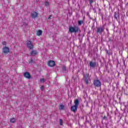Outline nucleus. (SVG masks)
<instances>
[{
  "instance_id": "4",
  "label": "nucleus",
  "mask_w": 128,
  "mask_h": 128,
  "mask_svg": "<svg viewBox=\"0 0 128 128\" xmlns=\"http://www.w3.org/2000/svg\"><path fill=\"white\" fill-rule=\"evenodd\" d=\"M94 86H96V88H100V86H102V82L98 80H94Z\"/></svg>"
},
{
  "instance_id": "31",
  "label": "nucleus",
  "mask_w": 128,
  "mask_h": 128,
  "mask_svg": "<svg viewBox=\"0 0 128 128\" xmlns=\"http://www.w3.org/2000/svg\"><path fill=\"white\" fill-rule=\"evenodd\" d=\"M72 78H73V80H74V77L73 76V77H72Z\"/></svg>"
},
{
  "instance_id": "23",
  "label": "nucleus",
  "mask_w": 128,
  "mask_h": 128,
  "mask_svg": "<svg viewBox=\"0 0 128 128\" xmlns=\"http://www.w3.org/2000/svg\"><path fill=\"white\" fill-rule=\"evenodd\" d=\"M92 2H94V1L92 0H90V4H92Z\"/></svg>"
},
{
  "instance_id": "30",
  "label": "nucleus",
  "mask_w": 128,
  "mask_h": 128,
  "mask_svg": "<svg viewBox=\"0 0 128 128\" xmlns=\"http://www.w3.org/2000/svg\"><path fill=\"white\" fill-rule=\"evenodd\" d=\"M106 54H108V50H106Z\"/></svg>"
},
{
  "instance_id": "6",
  "label": "nucleus",
  "mask_w": 128,
  "mask_h": 128,
  "mask_svg": "<svg viewBox=\"0 0 128 128\" xmlns=\"http://www.w3.org/2000/svg\"><path fill=\"white\" fill-rule=\"evenodd\" d=\"M104 32V28L103 27H99L97 28L96 33L97 34H102Z\"/></svg>"
},
{
  "instance_id": "34",
  "label": "nucleus",
  "mask_w": 128,
  "mask_h": 128,
  "mask_svg": "<svg viewBox=\"0 0 128 128\" xmlns=\"http://www.w3.org/2000/svg\"><path fill=\"white\" fill-rule=\"evenodd\" d=\"M77 74H78V72L77 73Z\"/></svg>"
},
{
  "instance_id": "19",
  "label": "nucleus",
  "mask_w": 128,
  "mask_h": 128,
  "mask_svg": "<svg viewBox=\"0 0 128 128\" xmlns=\"http://www.w3.org/2000/svg\"><path fill=\"white\" fill-rule=\"evenodd\" d=\"M60 126H62V120L59 119Z\"/></svg>"
},
{
  "instance_id": "32",
  "label": "nucleus",
  "mask_w": 128,
  "mask_h": 128,
  "mask_svg": "<svg viewBox=\"0 0 128 128\" xmlns=\"http://www.w3.org/2000/svg\"><path fill=\"white\" fill-rule=\"evenodd\" d=\"M80 41V39L79 38Z\"/></svg>"
},
{
  "instance_id": "8",
  "label": "nucleus",
  "mask_w": 128,
  "mask_h": 128,
  "mask_svg": "<svg viewBox=\"0 0 128 128\" xmlns=\"http://www.w3.org/2000/svg\"><path fill=\"white\" fill-rule=\"evenodd\" d=\"M24 76L26 78H28V80L32 78V76H30V74L28 72H25L24 74Z\"/></svg>"
},
{
  "instance_id": "28",
  "label": "nucleus",
  "mask_w": 128,
  "mask_h": 128,
  "mask_svg": "<svg viewBox=\"0 0 128 128\" xmlns=\"http://www.w3.org/2000/svg\"><path fill=\"white\" fill-rule=\"evenodd\" d=\"M40 82H44V79H40Z\"/></svg>"
},
{
  "instance_id": "11",
  "label": "nucleus",
  "mask_w": 128,
  "mask_h": 128,
  "mask_svg": "<svg viewBox=\"0 0 128 128\" xmlns=\"http://www.w3.org/2000/svg\"><path fill=\"white\" fill-rule=\"evenodd\" d=\"M38 12H34L33 13L31 14V16L34 18H38Z\"/></svg>"
},
{
  "instance_id": "1",
  "label": "nucleus",
  "mask_w": 128,
  "mask_h": 128,
  "mask_svg": "<svg viewBox=\"0 0 128 128\" xmlns=\"http://www.w3.org/2000/svg\"><path fill=\"white\" fill-rule=\"evenodd\" d=\"M74 105L71 106V112H76L78 110V107L80 105V100L78 99H76L74 102Z\"/></svg>"
},
{
  "instance_id": "10",
  "label": "nucleus",
  "mask_w": 128,
  "mask_h": 128,
  "mask_svg": "<svg viewBox=\"0 0 128 128\" xmlns=\"http://www.w3.org/2000/svg\"><path fill=\"white\" fill-rule=\"evenodd\" d=\"M36 54H38V51L36 50H32L30 53V56H36Z\"/></svg>"
},
{
  "instance_id": "12",
  "label": "nucleus",
  "mask_w": 128,
  "mask_h": 128,
  "mask_svg": "<svg viewBox=\"0 0 128 128\" xmlns=\"http://www.w3.org/2000/svg\"><path fill=\"white\" fill-rule=\"evenodd\" d=\"M96 66V62H90V66L91 68H94Z\"/></svg>"
},
{
  "instance_id": "14",
  "label": "nucleus",
  "mask_w": 128,
  "mask_h": 128,
  "mask_svg": "<svg viewBox=\"0 0 128 128\" xmlns=\"http://www.w3.org/2000/svg\"><path fill=\"white\" fill-rule=\"evenodd\" d=\"M59 110H64V106L62 104H60V106H59Z\"/></svg>"
},
{
  "instance_id": "13",
  "label": "nucleus",
  "mask_w": 128,
  "mask_h": 128,
  "mask_svg": "<svg viewBox=\"0 0 128 128\" xmlns=\"http://www.w3.org/2000/svg\"><path fill=\"white\" fill-rule=\"evenodd\" d=\"M118 18H120V14L118 12H114V18L115 20H118Z\"/></svg>"
},
{
  "instance_id": "3",
  "label": "nucleus",
  "mask_w": 128,
  "mask_h": 128,
  "mask_svg": "<svg viewBox=\"0 0 128 128\" xmlns=\"http://www.w3.org/2000/svg\"><path fill=\"white\" fill-rule=\"evenodd\" d=\"M84 80L86 84H88L90 82V74L86 73L84 75Z\"/></svg>"
},
{
  "instance_id": "29",
  "label": "nucleus",
  "mask_w": 128,
  "mask_h": 128,
  "mask_svg": "<svg viewBox=\"0 0 128 128\" xmlns=\"http://www.w3.org/2000/svg\"><path fill=\"white\" fill-rule=\"evenodd\" d=\"M52 16V15H50V16H49L48 18V20H50V17Z\"/></svg>"
},
{
  "instance_id": "15",
  "label": "nucleus",
  "mask_w": 128,
  "mask_h": 128,
  "mask_svg": "<svg viewBox=\"0 0 128 128\" xmlns=\"http://www.w3.org/2000/svg\"><path fill=\"white\" fill-rule=\"evenodd\" d=\"M10 122H12V124H14L16 122V118H12L10 119Z\"/></svg>"
},
{
  "instance_id": "33",
  "label": "nucleus",
  "mask_w": 128,
  "mask_h": 128,
  "mask_svg": "<svg viewBox=\"0 0 128 128\" xmlns=\"http://www.w3.org/2000/svg\"><path fill=\"white\" fill-rule=\"evenodd\" d=\"M78 72H80V70H78Z\"/></svg>"
},
{
  "instance_id": "5",
  "label": "nucleus",
  "mask_w": 128,
  "mask_h": 128,
  "mask_svg": "<svg viewBox=\"0 0 128 128\" xmlns=\"http://www.w3.org/2000/svg\"><path fill=\"white\" fill-rule=\"evenodd\" d=\"M26 45L27 48H30V50H33L34 48V44H32V42L30 40H28L26 42Z\"/></svg>"
},
{
  "instance_id": "27",
  "label": "nucleus",
  "mask_w": 128,
  "mask_h": 128,
  "mask_svg": "<svg viewBox=\"0 0 128 128\" xmlns=\"http://www.w3.org/2000/svg\"><path fill=\"white\" fill-rule=\"evenodd\" d=\"M84 24V21L80 20V24Z\"/></svg>"
},
{
  "instance_id": "26",
  "label": "nucleus",
  "mask_w": 128,
  "mask_h": 128,
  "mask_svg": "<svg viewBox=\"0 0 128 128\" xmlns=\"http://www.w3.org/2000/svg\"><path fill=\"white\" fill-rule=\"evenodd\" d=\"M44 86H42L40 87V89L42 90H44Z\"/></svg>"
},
{
  "instance_id": "21",
  "label": "nucleus",
  "mask_w": 128,
  "mask_h": 128,
  "mask_svg": "<svg viewBox=\"0 0 128 128\" xmlns=\"http://www.w3.org/2000/svg\"><path fill=\"white\" fill-rule=\"evenodd\" d=\"M2 44L3 46H6V42H4V41L2 42Z\"/></svg>"
},
{
  "instance_id": "2",
  "label": "nucleus",
  "mask_w": 128,
  "mask_h": 128,
  "mask_svg": "<svg viewBox=\"0 0 128 128\" xmlns=\"http://www.w3.org/2000/svg\"><path fill=\"white\" fill-rule=\"evenodd\" d=\"M78 30H80L78 26H75L74 27L70 26L69 28V32H71V34H72V32H78Z\"/></svg>"
},
{
  "instance_id": "20",
  "label": "nucleus",
  "mask_w": 128,
  "mask_h": 128,
  "mask_svg": "<svg viewBox=\"0 0 128 128\" xmlns=\"http://www.w3.org/2000/svg\"><path fill=\"white\" fill-rule=\"evenodd\" d=\"M32 62H34V60H32V58H31L30 60L29 61V64H32Z\"/></svg>"
},
{
  "instance_id": "17",
  "label": "nucleus",
  "mask_w": 128,
  "mask_h": 128,
  "mask_svg": "<svg viewBox=\"0 0 128 128\" xmlns=\"http://www.w3.org/2000/svg\"><path fill=\"white\" fill-rule=\"evenodd\" d=\"M62 72L66 71V67L65 66H64L62 68Z\"/></svg>"
},
{
  "instance_id": "18",
  "label": "nucleus",
  "mask_w": 128,
  "mask_h": 128,
  "mask_svg": "<svg viewBox=\"0 0 128 128\" xmlns=\"http://www.w3.org/2000/svg\"><path fill=\"white\" fill-rule=\"evenodd\" d=\"M44 4H45V6H50V3H48V2H46Z\"/></svg>"
},
{
  "instance_id": "16",
  "label": "nucleus",
  "mask_w": 128,
  "mask_h": 128,
  "mask_svg": "<svg viewBox=\"0 0 128 128\" xmlns=\"http://www.w3.org/2000/svg\"><path fill=\"white\" fill-rule=\"evenodd\" d=\"M42 30H38L37 32L36 35L40 36H42Z\"/></svg>"
},
{
  "instance_id": "22",
  "label": "nucleus",
  "mask_w": 128,
  "mask_h": 128,
  "mask_svg": "<svg viewBox=\"0 0 128 128\" xmlns=\"http://www.w3.org/2000/svg\"><path fill=\"white\" fill-rule=\"evenodd\" d=\"M22 26H28V23H24Z\"/></svg>"
},
{
  "instance_id": "7",
  "label": "nucleus",
  "mask_w": 128,
  "mask_h": 128,
  "mask_svg": "<svg viewBox=\"0 0 128 128\" xmlns=\"http://www.w3.org/2000/svg\"><path fill=\"white\" fill-rule=\"evenodd\" d=\"M2 52L4 54H8V52H10V48L7 46H4L2 48Z\"/></svg>"
},
{
  "instance_id": "24",
  "label": "nucleus",
  "mask_w": 128,
  "mask_h": 128,
  "mask_svg": "<svg viewBox=\"0 0 128 128\" xmlns=\"http://www.w3.org/2000/svg\"><path fill=\"white\" fill-rule=\"evenodd\" d=\"M107 119H108V118H106V116H104L103 120H107Z\"/></svg>"
},
{
  "instance_id": "9",
  "label": "nucleus",
  "mask_w": 128,
  "mask_h": 128,
  "mask_svg": "<svg viewBox=\"0 0 128 128\" xmlns=\"http://www.w3.org/2000/svg\"><path fill=\"white\" fill-rule=\"evenodd\" d=\"M48 66H56V62L54 60H50L48 62Z\"/></svg>"
},
{
  "instance_id": "35",
  "label": "nucleus",
  "mask_w": 128,
  "mask_h": 128,
  "mask_svg": "<svg viewBox=\"0 0 128 128\" xmlns=\"http://www.w3.org/2000/svg\"><path fill=\"white\" fill-rule=\"evenodd\" d=\"M85 18V17H84V18Z\"/></svg>"
},
{
  "instance_id": "25",
  "label": "nucleus",
  "mask_w": 128,
  "mask_h": 128,
  "mask_svg": "<svg viewBox=\"0 0 128 128\" xmlns=\"http://www.w3.org/2000/svg\"><path fill=\"white\" fill-rule=\"evenodd\" d=\"M78 24L79 26H80V20H79L78 22Z\"/></svg>"
}]
</instances>
